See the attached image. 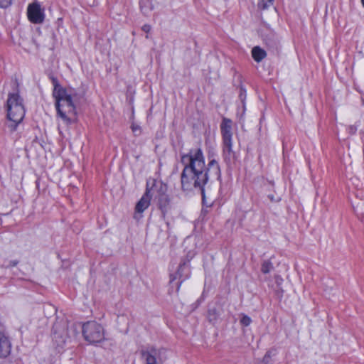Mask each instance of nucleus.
I'll return each mask as SVG.
<instances>
[{
  "label": "nucleus",
  "instance_id": "1",
  "mask_svg": "<svg viewBox=\"0 0 364 364\" xmlns=\"http://www.w3.org/2000/svg\"><path fill=\"white\" fill-rule=\"evenodd\" d=\"M183 169L181 173V182L183 191L197 189L204 193V186L210 178L220 180L221 172L220 166L215 159L210 160L208 166L201 149H191L181 156Z\"/></svg>",
  "mask_w": 364,
  "mask_h": 364
},
{
  "label": "nucleus",
  "instance_id": "2",
  "mask_svg": "<svg viewBox=\"0 0 364 364\" xmlns=\"http://www.w3.org/2000/svg\"><path fill=\"white\" fill-rule=\"evenodd\" d=\"M26 113L23 100L18 92L9 93L6 101V115L10 124L8 125L11 132H14L22 122Z\"/></svg>",
  "mask_w": 364,
  "mask_h": 364
},
{
  "label": "nucleus",
  "instance_id": "3",
  "mask_svg": "<svg viewBox=\"0 0 364 364\" xmlns=\"http://www.w3.org/2000/svg\"><path fill=\"white\" fill-rule=\"evenodd\" d=\"M53 329V341L58 348H63L67 342L75 338L77 334V328L74 324L69 327L65 325L60 326L55 324Z\"/></svg>",
  "mask_w": 364,
  "mask_h": 364
},
{
  "label": "nucleus",
  "instance_id": "4",
  "mask_svg": "<svg viewBox=\"0 0 364 364\" xmlns=\"http://www.w3.org/2000/svg\"><path fill=\"white\" fill-rule=\"evenodd\" d=\"M85 339L90 343L101 342L104 340L103 327L95 321H88L82 326Z\"/></svg>",
  "mask_w": 364,
  "mask_h": 364
},
{
  "label": "nucleus",
  "instance_id": "5",
  "mask_svg": "<svg viewBox=\"0 0 364 364\" xmlns=\"http://www.w3.org/2000/svg\"><path fill=\"white\" fill-rule=\"evenodd\" d=\"M58 115L67 124L71 122V117L76 115L75 107L73 100L55 106Z\"/></svg>",
  "mask_w": 364,
  "mask_h": 364
},
{
  "label": "nucleus",
  "instance_id": "6",
  "mask_svg": "<svg viewBox=\"0 0 364 364\" xmlns=\"http://www.w3.org/2000/svg\"><path fill=\"white\" fill-rule=\"evenodd\" d=\"M52 82L54 87L53 95L55 99V106L72 100V95L59 84L56 78L52 77Z\"/></svg>",
  "mask_w": 364,
  "mask_h": 364
},
{
  "label": "nucleus",
  "instance_id": "7",
  "mask_svg": "<svg viewBox=\"0 0 364 364\" xmlns=\"http://www.w3.org/2000/svg\"><path fill=\"white\" fill-rule=\"evenodd\" d=\"M27 13L29 21L33 23H41L44 20L43 11L37 2L28 5Z\"/></svg>",
  "mask_w": 364,
  "mask_h": 364
},
{
  "label": "nucleus",
  "instance_id": "8",
  "mask_svg": "<svg viewBox=\"0 0 364 364\" xmlns=\"http://www.w3.org/2000/svg\"><path fill=\"white\" fill-rule=\"evenodd\" d=\"M11 343L4 327L0 323V358H6L11 353Z\"/></svg>",
  "mask_w": 364,
  "mask_h": 364
},
{
  "label": "nucleus",
  "instance_id": "9",
  "mask_svg": "<svg viewBox=\"0 0 364 364\" xmlns=\"http://www.w3.org/2000/svg\"><path fill=\"white\" fill-rule=\"evenodd\" d=\"M232 140L223 141V156L227 164L233 163L236 159V153L234 151Z\"/></svg>",
  "mask_w": 364,
  "mask_h": 364
},
{
  "label": "nucleus",
  "instance_id": "10",
  "mask_svg": "<svg viewBox=\"0 0 364 364\" xmlns=\"http://www.w3.org/2000/svg\"><path fill=\"white\" fill-rule=\"evenodd\" d=\"M151 199V194L150 193V190L146 186V191L144 194L142 196L141 199L138 201L135 207L136 214H141L145 210H146L149 205ZM136 215H135L134 218H136Z\"/></svg>",
  "mask_w": 364,
  "mask_h": 364
},
{
  "label": "nucleus",
  "instance_id": "11",
  "mask_svg": "<svg viewBox=\"0 0 364 364\" xmlns=\"http://www.w3.org/2000/svg\"><path fill=\"white\" fill-rule=\"evenodd\" d=\"M232 122L227 118H223L220 124V131L223 141L232 139Z\"/></svg>",
  "mask_w": 364,
  "mask_h": 364
},
{
  "label": "nucleus",
  "instance_id": "12",
  "mask_svg": "<svg viewBox=\"0 0 364 364\" xmlns=\"http://www.w3.org/2000/svg\"><path fill=\"white\" fill-rule=\"evenodd\" d=\"M159 208L164 215L169 209L170 200L166 194H161L159 198Z\"/></svg>",
  "mask_w": 364,
  "mask_h": 364
},
{
  "label": "nucleus",
  "instance_id": "13",
  "mask_svg": "<svg viewBox=\"0 0 364 364\" xmlns=\"http://www.w3.org/2000/svg\"><path fill=\"white\" fill-rule=\"evenodd\" d=\"M252 56L256 62L259 63L267 56V53L260 47L255 46L252 50Z\"/></svg>",
  "mask_w": 364,
  "mask_h": 364
},
{
  "label": "nucleus",
  "instance_id": "14",
  "mask_svg": "<svg viewBox=\"0 0 364 364\" xmlns=\"http://www.w3.org/2000/svg\"><path fill=\"white\" fill-rule=\"evenodd\" d=\"M139 4L144 14H148L154 8L153 0H140Z\"/></svg>",
  "mask_w": 364,
  "mask_h": 364
},
{
  "label": "nucleus",
  "instance_id": "15",
  "mask_svg": "<svg viewBox=\"0 0 364 364\" xmlns=\"http://www.w3.org/2000/svg\"><path fill=\"white\" fill-rule=\"evenodd\" d=\"M274 0H258L257 7L261 10L268 9L273 5Z\"/></svg>",
  "mask_w": 364,
  "mask_h": 364
},
{
  "label": "nucleus",
  "instance_id": "16",
  "mask_svg": "<svg viewBox=\"0 0 364 364\" xmlns=\"http://www.w3.org/2000/svg\"><path fill=\"white\" fill-rule=\"evenodd\" d=\"M188 271V264L186 262H183V264H181L178 267L177 274L180 278L183 277L182 281L186 279L188 277V274H186L183 276V272Z\"/></svg>",
  "mask_w": 364,
  "mask_h": 364
},
{
  "label": "nucleus",
  "instance_id": "17",
  "mask_svg": "<svg viewBox=\"0 0 364 364\" xmlns=\"http://www.w3.org/2000/svg\"><path fill=\"white\" fill-rule=\"evenodd\" d=\"M142 356L145 359L146 364H156V359L151 353L143 352Z\"/></svg>",
  "mask_w": 364,
  "mask_h": 364
},
{
  "label": "nucleus",
  "instance_id": "18",
  "mask_svg": "<svg viewBox=\"0 0 364 364\" xmlns=\"http://www.w3.org/2000/svg\"><path fill=\"white\" fill-rule=\"evenodd\" d=\"M272 269H273V264L269 260H265L262 264L261 271L264 274H267V273L270 272Z\"/></svg>",
  "mask_w": 364,
  "mask_h": 364
},
{
  "label": "nucleus",
  "instance_id": "19",
  "mask_svg": "<svg viewBox=\"0 0 364 364\" xmlns=\"http://www.w3.org/2000/svg\"><path fill=\"white\" fill-rule=\"evenodd\" d=\"M252 319L250 316L242 314L241 319H240V323L244 326H248L251 324Z\"/></svg>",
  "mask_w": 364,
  "mask_h": 364
},
{
  "label": "nucleus",
  "instance_id": "20",
  "mask_svg": "<svg viewBox=\"0 0 364 364\" xmlns=\"http://www.w3.org/2000/svg\"><path fill=\"white\" fill-rule=\"evenodd\" d=\"M18 264V260L17 259H13L8 262L7 264H4L5 268H11L13 267L16 266Z\"/></svg>",
  "mask_w": 364,
  "mask_h": 364
},
{
  "label": "nucleus",
  "instance_id": "21",
  "mask_svg": "<svg viewBox=\"0 0 364 364\" xmlns=\"http://www.w3.org/2000/svg\"><path fill=\"white\" fill-rule=\"evenodd\" d=\"M12 0H0V8H7L11 4Z\"/></svg>",
  "mask_w": 364,
  "mask_h": 364
},
{
  "label": "nucleus",
  "instance_id": "22",
  "mask_svg": "<svg viewBox=\"0 0 364 364\" xmlns=\"http://www.w3.org/2000/svg\"><path fill=\"white\" fill-rule=\"evenodd\" d=\"M142 30L146 33H149L151 31V26L148 24H145L142 26Z\"/></svg>",
  "mask_w": 364,
  "mask_h": 364
},
{
  "label": "nucleus",
  "instance_id": "23",
  "mask_svg": "<svg viewBox=\"0 0 364 364\" xmlns=\"http://www.w3.org/2000/svg\"><path fill=\"white\" fill-rule=\"evenodd\" d=\"M348 129H349V132L353 134L355 133V132L357 130V127H355L354 125L350 126Z\"/></svg>",
  "mask_w": 364,
  "mask_h": 364
},
{
  "label": "nucleus",
  "instance_id": "24",
  "mask_svg": "<svg viewBox=\"0 0 364 364\" xmlns=\"http://www.w3.org/2000/svg\"><path fill=\"white\" fill-rule=\"evenodd\" d=\"M361 3H362V5L364 7V0H361Z\"/></svg>",
  "mask_w": 364,
  "mask_h": 364
},
{
  "label": "nucleus",
  "instance_id": "25",
  "mask_svg": "<svg viewBox=\"0 0 364 364\" xmlns=\"http://www.w3.org/2000/svg\"><path fill=\"white\" fill-rule=\"evenodd\" d=\"M269 198L271 199V200H273V196H269Z\"/></svg>",
  "mask_w": 364,
  "mask_h": 364
}]
</instances>
